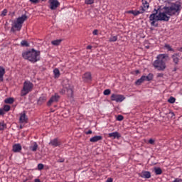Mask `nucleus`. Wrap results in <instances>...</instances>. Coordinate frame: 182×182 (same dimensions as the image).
<instances>
[{"label":"nucleus","instance_id":"obj_1","mask_svg":"<svg viewBox=\"0 0 182 182\" xmlns=\"http://www.w3.org/2000/svg\"><path fill=\"white\" fill-rule=\"evenodd\" d=\"M164 12L160 11V9H154L153 13L149 16V22L151 26L159 28V21H163L164 22H168L170 21V16H174V15H179L181 12V2L176 1L169 4V6L164 7ZM158 14V15H157ZM168 15V16H167Z\"/></svg>","mask_w":182,"mask_h":182},{"label":"nucleus","instance_id":"obj_2","mask_svg":"<svg viewBox=\"0 0 182 182\" xmlns=\"http://www.w3.org/2000/svg\"><path fill=\"white\" fill-rule=\"evenodd\" d=\"M168 54H159L156 59L153 62L152 66L159 72H164L167 68L166 62L168 59Z\"/></svg>","mask_w":182,"mask_h":182},{"label":"nucleus","instance_id":"obj_3","mask_svg":"<svg viewBox=\"0 0 182 182\" xmlns=\"http://www.w3.org/2000/svg\"><path fill=\"white\" fill-rule=\"evenodd\" d=\"M23 59L29 60L31 63H36L41 60V51L32 48L31 50L25 51L22 53Z\"/></svg>","mask_w":182,"mask_h":182},{"label":"nucleus","instance_id":"obj_4","mask_svg":"<svg viewBox=\"0 0 182 182\" xmlns=\"http://www.w3.org/2000/svg\"><path fill=\"white\" fill-rule=\"evenodd\" d=\"M28 19V16L25 14H23L21 16L17 18L16 21L11 24V32L15 33L16 31L19 32L21 29H22V25H23V22Z\"/></svg>","mask_w":182,"mask_h":182},{"label":"nucleus","instance_id":"obj_5","mask_svg":"<svg viewBox=\"0 0 182 182\" xmlns=\"http://www.w3.org/2000/svg\"><path fill=\"white\" fill-rule=\"evenodd\" d=\"M32 89H33V84L31 82V81L24 82L23 89L21 92V97H23V96H26L28 93L32 92Z\"/></svg>","mask_w":182,"mask_h":182},{"label":"nucleus","instance_id":"obj_6","mask_svg":"<svg viewBox=\"0 0 182 182\" xmlns=\"http://www.w3.org/2000/svg\"><path fill=\"white\" fill-rule=\"evenodd\" d=\"M63 87L65 89L68 97H73V86L70 85L69 80H63Z\"/></svg>","mask_w":182,"mask_h":182},{"label":"nucleus","instance_id":"obj_7","mask_svg":"<svg viewBox=\"0 0 182 182\" xmlns=\"http://www.w3.org/2000/svg\"><path fill=\"white\" fill-rule=\"evenodd\" d=\"M110 99L112 102H116L117 103H122L126 97L123 95L112 94Z\"/></svg>","mask_w":182,"mask_h":182},{"label":"nucleus","instance_id":"obj_8","mask_svg":"<svg viewBox=\"0 0 182 182\" xmlns=\"http://www.w3.org/2000/svg\"><path fill=\"white\" fill-rule=\"evenodd\" d=\"M60 99V96H59V95L58 94H55L54 95H53L50 100H48V102H47V106L48 107H50V106H52L53 103H58V102H59V100Z\"/></svg>","mask_w":182,"mask_h":182},{"label":"nucleus","instance_id":"obj_9","mask_svg":"<svg viewBox=\"0 0 182 182\" xmlns=\"http://www.w3.org/2000/svg\"><path fill=\"white\" fill-rule=\"evenodd\" d=\"M49 4L50 9H51V11H55V9L60 6V3L58 0H49Z\"/></svg>","mask_w":182,"mask_h":182},{"label":"nucleus","instance_id":"obj_10","mask_svg":"<svg viewBox=\"0 0 182 182\" xmlns=\"http://www.w3.org/2000/svg\"><path fill=\"white\" fill-rule=\"evenodd\" d=\"M82 80L85 83H89V82H92V73L90 72H86L82 75Z\"/></svg>","mask_w":182,"mask_h":182},{"label":"nucleus","instance_id":"obj_11","mask_svg":"<svg viewBox=\"0 0 182 182\" xmlns=\"http://www.w3.org/2000/svg\"><path fill=\"white\" fill-rule=\"evenodd\" d=\"M28 117L26 116V111H23L20 114L19 123H28Z\"/></svg>","mask_w":182,"mask_h":182},{"label":"nucleus","instance_id":"obj_12","mask_svg":"<svg viewBox=\"0 0 182 182\" xmlns=\"http://www.w3.org/2000/svg\"><path fill=\"white\" fill-rule=\"evenodd\" d=\"M139 176L141 178H151V173L149 171H142L141 173H139Z\"/></svg>","mask_w":182,"mask_h":182},{"label":"nucleus","instance_id":"obj_13","mask_svg":"<svg viewBox=\"0 0 182 182\" xmlns=\"http://www.w3.org/2000/svg\"><path fill=\"white\" fill-rule=\"evenodd\" d=\"M61 143L58 138H55L53 139H51L49 142V145L52 146L53 147H59L60 146Z\"/></svg>","mask_w":182,"mask_h":182},{"label":"nucleus","instance_id":"obj_14","mask_svg":"<svg viewBox=\"0 0 182 182\" xmlns=\"http://www.w3.org/2000/svg\"><path fill=\"white\" fill-rule=\"evenodd\" d=\"M14 153H21L22 151V146L21 144H15L13 145V149H12Z\"/></svg>","mask_w":182,"mask_h":182},{"label":"nucleus","instance_id":"obj_15","mask_svg":"<svg viewBox=\"0 0 182 182\" xmlns=\"http://www.w3.org/2000/svg\"><path fill=\"white\" fill-rule=\"evenodd\" d=\"M108 137H112L113 139H119L122 137V135L117 132H111L108 134Z\"/></svg>","mask_w":182,"mask_h":182},{"label":"nucleus","instance_id":"obj_16","mask_svg":"<svg viewBox=\"0 0 182 182\" xmlns=\"http://www.w3.org/2000/svg\"><path fill=\"white\" fill-rule=\"evenodd\" d=\"M100 140H103V136L100 135L95 136L90 139L91 143H96L97 141H100Z\"/></svg>","mask_w":182,"mask_h":182},{"label":"nucleus","instance_id":"obj_17","mask_svg":"<svg viewBox=\"0 0 182 182\" xmlns=\"http://www.w3.org/2000/svg\"><path fill=\"white\" fill-rule=\"evenodd\" d=\"M46 102V97L45 96H41L38 98L37 103L39 105V106L43 105Z\"/></svg>","mask_w":182,"mask_h":182},{"label":"nucleus","instance_id":"obj_18","mask_svg":"<svg viewBox=\"0 0 182 182\" xmlns=\"http://www.w3.org/2000/svg\"><path fill=\"white\" fill-rule=\"evenodd\" d=\"M154 77V75L153 73H149L147 76L144 75V81L146 80V82H151Z\"/></svg>","mask_w":182,"mask_h":182},{"label":"nucleus","instance_id":"obj_19","mask_svg":"<svg viewBox=\"0 0 182 182\" xmlns=\"http://www.w3.org/2000/svg\"><path fill=\"white\" fill-rule=\"evenodd\" d=\"M4 75H5V68L0 67V82H4Z\"/></svg>","mask_w":182,"mask_h":182},{"label":"nucleus","instance_id":"obj_20","mask_svg":"<svg viewBox=\"0 0 182 182\" xmlns=\"http://www.w3.org/2000/svg\"><path fill=\"white\" fill-rule=\"evenodd\" d=\"M53 74L55 79H58L60 76V71H59V69L55 68L53 70Z\"/></svg>","mask_w":182,"mask_h":182},{"label":"nucleus","instance_id":"obj_21","mask_svg":"<svg viewBox=\"0 0 182 182\" xmlns=\"http://www.w3.org/2000/svg\"><path fill=\"white\" fill-rule=\"evenodd\" d=\"M143 82H145L144 81V75H142L139 79H138L135 82V85H136V86H140V85H141V83H143Z\"/></svg>","mask_w":182,"mask_h":182},{"label":"nucleus","instance_id":"obj_22","mask_svg":"<svg viewBox=\"0 0 182 182\" xmlns=\"http://www.w3.org/2000/svg\"><path fill=\"white\" fill-rule=\"evenodd\" d=\"M15 102V99L14 97H9L4 100V103L7 105H12Z\"/></svg>","mask_w":182,"mask_h":182},{"label":"nucleus","instance_id":"obj_23","mask_svg":"<svg viewBox=\"0 0 182 182\" xmlns=\"http://www.w3.org/2000/svg\"><path fill=\"white\" fill-rule=\"evenodd\" d=\"M171 59H172L173 63H174L175 66H177V65H178V62H180V58H178V57L171 55Z\"/></svg>","mask_w":182,"mask_h":182},{"label":"nucleus","instance_id":"obj_24","mask_svg":"<svg viewBox=\"0 0 182 182\" xmlns=\"http://www.w3.org/2000/svg\"><path fill=\"white\" fill-rule=\"evenodd\" d=\"M60 43H62V39L54 40L51 41V44H53L54 46H59Z\"/></svg>","mask_w":182,"mask_h":182},{"label":"nucleus","instance_id":"obj_25","mask_svg":"<svg viewBox=\"0 0 182 182\" xmlns=\"http://www.w3.org/2000/svg\"><path fill=\"white\" fill-rule=\"evenodd\" d=\"M154 171L156 176H160V174H163V170H161V168L159 167H155Z\"/></svg>","mask_w":182,"mask_h":182},{"label":"nucleus","instance_id":"obj_26","mask_svg":"<svg viewBox=\"0 0 182 182\" xmlns=\"http://www.w3.org/2000/svg\"><path fill=\"white\" fill-rule=\"evenodd\" d=\"M31 151H36L38 150V143L33 142V146H30Z\"/></svg>","mask_w":182,"mask_h":182},{"label":"nucleus","instance_id":"obj_27","mask_svg":"<svg viewBox=\"0 0 182 182\" xmlns=\"http://www.w3.org/2000/svg\"><path fill=\"white\" fill-rule=\"evenodd\" d=\"M142 4L144 8H145V9H148L149 5V2H147V0H142Z\"/></svg>","mask_w":182,"mask_h":182},{"label":"nucleus","instance_id":"obj_28","mask_svg":"<svg viewBox=\"0 0 182 182\" xmlns=\"http://www.w3.org/2000/svg\"><path fill=\"white\" fill-rule=\"evenodd\" d=\"M169 52H174V50L173 49V48H171V46H170L169 44H165L164 46Z\"/></svg>","mask_w":182,"mask_h":182},{"label":"nucleus","instance_id":"obj_29","mask_svg":"<svg viewBox=\"0 0 182 182\" xmlns=\"http://www.w3.org/2000/svg\"><path fill=\"white\" fill-rule=\"evenodd\" d=\"M5 129H6V124L4 122H0V130H5Z\"/></svg>","mask_w":182,"mask_h":182},{"label":"nucleus","instance_id":"obj_30","mask_svg":"<svg viewBox=\"0 0 182 182\" xmlns=\"http://www.w3.org/2000/svg\"><path fill=\"white\" fill-rule=\"evenodd\" d=\"M85 4L86 5H92L95 4V0H85Z\"/></svg>","mask_w":182,"mask_h":182},{"label":"nucleus","instance_id":"obj_31","mask_svg":"<svg viewBox=\"0 0 182 182\" xmlns=\"http://www.w3.org/2000/svg\"><path fill=\"white\" fill-rule=\"evenodd\" d=\"M21 46H26V48H28V46H29V43H28V41L23 40L21 42Z\"/></svg>","mask_w":182,"mask_h":182},{"label":"nucleus","instance_id":"obj_32","mask_svg":"<svg viewBox=\"0 0 182 182\" xmlns=\"http://www.w3.org/2000/svg\"><path fill=\"white\" fill-rule=\"evenodd\" d=\"M110 93H112V90H110L109 89H107L104 90L103 95H105V96H109Z\"/></svg>","mask_w":182,"mask_h":182},{"label":"nucleus","instance_id":"obj_33","mask_svg":"<svg viewBox=\"0 0 182 182\" xmlns=\"http://www.w3.org/2000/svg\"><path fill=\"white\" fill-rule=\"evenodd\" d=\"M3 110L4 112H9V110H11V106L8 105H4V108H3Z\"/></svg>","mask_w":182,"mask_h":182},{"label":"nucleus","instance_id":"obj_34","mask_svg":"<svg viewBox=\"0 0 182 182\" xmlns=\"http://www.w3.org/2000/svg\"><path fill=\"white\" fill-rule=\"evenodd\" d=\"M168 103H175L176 102V98L174 97H170L168 100Z\"/></svg>","mask_w":182,"mask_h":182},{"label":"nucleus","instance_id":"obj_35","mask_svg":"<svg viewBox=\"0 0 182 182\" xmlns=\"http://www.w3.org/2000/svg\"><path fill=\"white\" fill-rule=\"evenodd\" d=\"M117 41V36H112L109 38V42H116Z\"/></svg>","mask_w":182,"mask_h":182},{"label":"nucleus","instance_id":"obj_36","mask_svg":"<svg viewBox=\"0 0 182 182\" xmlns=\"http://www.w3.org/2000/svg\"><path fill=\"white\" fill-rule=\"evenodd\" d=\"M124 119V117H123V115H118L117 117V120L118 122H122Z\"/></svg>","mask_w":182,"mask_h":182},{"label":"nucleus","instance_id":"obj_37","mask_svg":"<svg viewBox=\"0 0 182 182\" xmlns=\"http://www.w3.org/2000/svg\"><path fill=\"white\" fill-rule=\"evenodd\" d=\"M6 14H8V10L6 9H4L1 11V16H6Z\"/></svg>","mask_w":182,"mask_h":182},{"label":"nucleus","instance_id":"obj_38","mask_svg":"<svg viewBox=\"0 0 182 182\" xmlns=\"http://www.w3.org/2000/svg\"><path fill=\"white\" fill-rule=\"evenodd\" d=\"M44 165L43 164H38V170H43Z\"/></svg>","mask_w":182,"mask_h":182},{"label":"nucleus","instance_id":"obj_39","mask_svg":"<svg viewBox=\"0 0 182 182\" xmlns=\"http://www.w3.org/2000/svg\"><path fill=\"white\" fill-rule=\"evenodd\" d=\"M140 8H141V9L139 10V11L140 12V14H144V12H146V9H144V7H143L142 6H141Z\"/></svg>","mask_w":182,"mask_h":182},{"label":"nucleus","instance_id":"obj_40","mask_svg":"<svg viewBox=\"0 0 182 182\" xmlns=\"http://www.w3.org/2000/svg\"><path fill=\"white\" fill-rule=\"evenodd\" d=\"M137 15H140V11L139 10L134 11V16H137Z\"/></svg>","mask_w":182,"mask_h":182},{"label":"nucleus","instance_id":"obj_41","mask_svg":"<svg viewBox=\"0 0 182 182\" xmlns=\"http://www.w3.org/2000/svg\"><path fill=\"white\" fill-rule=\"evenodd\" d=\"M57 163H65V159L63 158H60L58 161Z\"/></svg>","mask_w":182,"mask_h":182},{"label":"nucleus","instance_id":"obj_42","mask_svg":"<svg viewBox=\"0 0 182 182\" xmlns=\"http://www.w3.org/2000/svg\"><path fill=\"white\" fill-rule=\"evenodd\" d=\"M30 2H31L32 4H39V0H30Z\"/></svg>","mask_w":182,"mask_h":182},{"label":"nucleus","instance_id":"obj_43","mask_svg":"<svg viewBox=\"0 0 182 182\" xmlns=\"http://www.w3.org/2000/svg\"><path fill=\"white\" fill-rule=\"evenodd\" d=\"M99 34V30L95 29L92 31V35H98Z\"/></svg>","mask_w":182,"mask_h":182},{"label":"nucleus","instance_id":"obj_44","mask_svg":"<svg viewBox=\"0 0 182 182\" xmlns=\"http://www.w3.org/2000/svg\"><path fill=\"white\" fill-rule=\"evenodd\" d=\"M173 182H182V179L176 178L174 179V181H173Z\"/></svg>","mask_w":182,"mask_h":182},{"label":"nucleus","instance_id":"obj_45","mask_svg":"<svg viewBox=\"0 0 182 182\" xmlns=\"http://www.w3.org/2000/svg\"><path fill=\"white\" fill-rule=\"evenodd\" d=\"M60 93L65 95V93H66V89L63 87V89L60 91Z\"/></svg>","mask_w":182,"mask_h":182},{"label":"nucleus","instance_id":"obj_46","mask_svg":"<svg viewBox=\"0 0 182 182\" xmlns=\"http://www.w3.org/2000/svg\"><path fill=\"white\" fill-rule=\"evenodd\" d=\"M4 114H5L4 109L0 108V116H4Z\"/></svg>","mask_w":182,"mask_h":182},{"label":"nucleus","instance_id":"obj_47","mask_svg":"<svg viewBox=\"0 0 182 182\" xmlns=\"http://www.w3.org/2000/svg\"><path fill=\"white\" fill-rule=\"evenodd\" d=\"M149 144H154V139H150L149 140Z\"/></svg>","mask_w":182,"mask_h":182},{"label":"nucleus","instance_id":"obj_48","mask_svg":"<svg viewBox=\"0 0 182 182\" xmlns=\"http://www.w3.org/2000/svg\"><path fill=\"white\" fill-rule=\"evenodd\" d=\"M172 55L175 56L176 58H180V53H176L173 54Z\"/></svg>","mask_w":182,"mask_h":182},{"label":"nucleus","instance_id":"obj_49","mask_svg":"<svg viewBox=\"0 0 182 182\" xmlns=\"http://www.w3.org/2000/svg\"><path fill=\"white\" fill-rule=\"evenodd\" d=\"M164 76V73H158L157 74V77H163Z\"/></svg>","mask_w":182,"mask_h":182},{"label":"nucleus","instance_id":"obj_50","mask_svg":"<svg viewBox=\"0 0 182 182\" xmlns=\"http://www.w3.org/2000/svg\"><path fill=\"white\" fill-rule=\"evenodd\" d=\"M127 14H132V15H134V10H129V11H127Z\"/></svg>","mask_w":182,"mask_h":182},{"label":"nucleus","instance_id":"obj_51","mask_svg":"<svg viewBox=\"0 0 182 182\" xmlns=\"http://www.w3.org/2000/svg\"><path fill=\"white\" fill-rule=\"evenodd\" d=\"M107 182H113V178H108Z\"/></svg>","mask_w":182,"mask_h":182},{"label":"nucleus","instance_id":"obj_52","mask_svg":"<svg viewBox=\"0 0 182 182\" xmlns=\"http://www.w3.org/2000/svg\"><path fill=\"white\" fill-rule=\"evenodd\" d=\"M92 130H88L87 132H85V134H92Z\"/></svg>","mask_w":182,"mask_h":182},{"label":"nucleus","instance_id":"obj_53","mask_svg":"<svg viewBox=\"0 0 182 182\" xmlns=\"http://www.w3.org/2000/svg\"><path fill=\"white\" fill-rule=\"evenodd\" d=\"M139 73H140V70H135V74L136 75H139Z\"/></svg>","mask_w":182,"mask_h":182},{"label":"nucleus","instance_id":"obj_54","mask_svg":"<svg viewBox=\"0 0 182 182\" xmlns=\"http://www.w3.org/2000/svg\"><path fill=\"white\" fill-rule=\"evenodd\" d=\"M92 46H87V49H88V50L92 49Z\"/></svg>","mask_w":182,"mask_h":182},{"label":"nucleus","instance_id":"obj_55","mask_svg":"<svg viewBox=\"0 0 182 182\" xmlns=\"http://www.w3.org/2000/svg\"><path fill=\"white\" fill-rule=\"evenodd\" d=\"M177 50H178V52H182V47L178 48Z\"/></svg>","mask_w":182,"mask_h":182},{"label":"nucleus","instance_id":"obj_56","mask_svg":"<svg viewBox=\"0 0 182 182\" xmlns=\"http://www.w3.org/2000/svg\"><path fill=\"white\" fill-rule=\"evenodd\" d=\"M34 182H41V179L36 178L34 180Z\"/></svg>","mask_w":182,"mask_h":182},{"label":"nucleus","instance_id":"obj_57","mask_svg":"<svg viewBox=\"0 0 182 182\" xmlns=\"http://www.w3.org/2000/svg\"><path fill=\"white\" fill-rule=\"evenodd\" d=\"M172 72H177V68L175 67V68H173V70H172Z\"/></svg>","mask_w":182,"mask_h":182},{"label":"nucleus","instance_id":"obj_58","mask_svg":"<svg viewBox=\"0 0 182 182\" xmlns=\"http://www.w3.org/2000/svg\"><path fill=\"white\" fill-rule=\"evenodd\" d=\"M172 116H174V112H171Z\"/></svg>","mask_w":182,"mask_h":182},{"label":"nucleus","instance_id":"obj_59","mask_svg":"<svg viewBox=\"0 0 182 182\" xmlns=\"http://www.w3.org/2000/svg\"><path fill=\"white\" fill-rule=\"evenodd\" d=\"M150 47L149 46H146V49H149Z\"/></svg>","mask_w":182,"mask_h":182},{"label":"nucleus","instance_id":"obj_60","mask_svg":"<svg viewBox=\"0 0 182 182\" xmlns=\"http://www.w3.org/2000/svg\"><path fill=\"white\" fill-rule=\"evenodd\" d=\"M20 129H22V126H20Z\"/></svg>","mask_w":182,"mask_h":182},{"label":"nucleus","instance_id":"obj_61","mask_svg":"<svg viewBox=\"0 0 182 182\" xmlns=\"http://www.w3.org/2000/svg\"><path fill=\"white\" fill-rule=\"evenodd\" d=\"M41 1H45V0H41Z\"/></svg>","mask_w":182,"mask_h":182},{"label":"nucleus","instance_id":"obj_62","mask_svg":"<svg viewBox=\"0 0 182 182\" xmlns=\"http://www.w3.org/2000/svg\"><path fill=\"white\" fill-rule=\"evenodd\" d=\"M181 59H182V56L181 57Z\"/></svg>","mask_w":182,"mask_h":182}]
</instances>
